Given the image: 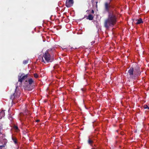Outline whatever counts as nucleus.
Here are the masks:
<instances>
[{
    "instance_id": "20e7f679",
    "label": "nucleus",
    "mask_w": 149,
    "mask_h": 149,
    "mask_svg": "<svg viewBox=\"0 0 149 149\" xmlns=\"http://www.w3.org/2000/svg\"><path fill=\"white\" fill-rule=\"evenodd\" d=\"M24 74H22L21 76H18V81L22 83V81L26 78L28 77V74L24 75Z\"/></svg>"
},
{
    "instance_id": "423d86ee",
    "label": "nucleus",
    "mask_w": 149,
    "mask_h": 149,
    "mask_svg": "<svg viewBox=\"0 0 149 149\" xmlns=\"http://www.w3.org/2000/svg\"><path fill=\"white\" fill-rule=\"evenodd\" d=\"M134 22L136 24H139L143 23V22L142 19L139 18L135 20Z\"/></svg>"
},
{
    "instance_id": "9d476101",
    "label": "nucleus",
    "mask_w": 149,
    "mask_h": 149,
    "mask_svg": "<svg viewBox=\"0 0 149 149\" xmlns=\"http://www.w3.org/2000/svg\"><path fill=\"white\" fill-rule=\"evenodd\" d=\"M28 82H29V84L31 85L33 82V81L32 80V79L31 78V79H29V80H28Z\"/></svg>"
},
{
    "instance_id": "f03ea898",
    "label": "nucleus",
    "mask_w": 149,
    "mask_h": 149,
    "mask_svg": "<svg viewBox=\"0 0 149 149\" xmlns=\"http://www.w3.org/2000/svg\"><path fill=\"white\" fill-rule=\"evenodd\" d=\"M128 72L130 75V78L134 79L136 76L139 75L140 74V72L139 71V68L134 71L133 68H131L128 70Z\"/></svg>"
},
{
    "instance_id": "aec40b11",
    "label": "nucleus",
    "mask_w": 149,
    "mask_h": 149,
    "mask_svg": "<svg viewBox=\"0 0 149 149\" xmlns=\"http://www.w3.org/2000/svg\"><path fill=\"white\" fill-rule=\"evenodd\" d=\"M148 109L149 110V107H148Z\"/></svg>"
},
{
    "instance_id": "6e6552de",
    "label": "nucleus",
    "mask_w": 149,
    "mask_h": 149,
    "mask_svg": "<svg viewBox=\"0 0 149 149\" xmlns=\"http://www.w3.org/2000/svg\"><path fill=\"white\" fill-rule=\"evenodd\" d=\"M5 112L4 111L2 110L0 112V118H1L5 116Z\"/></svg>"
},
{
    "instance_id": "a211bd4d",
    "label": "nucleus",
    "mask_w": 149,
    "mask_h": 149,
    "mask_svg": "<svg viewBox=\"0 0 149 149\" xmlns=\"http://www.w3.org/2000/svg\"><path fill=\"white\" fill-rule=\"evenodd\" d=\"M3 147H4V146L3 145L0 146V149H2Z\"/></svg>"
},
{
    "instance_id": "f8f14e48",
    "label": "nucleus",
    "mask_w": 149,
    "mask_h": 149,
    "mask_svg": "<svg viewBox=\"0 0 149 149\" xmlns=\"http://www.w3.org/2000/svg\"><path fill=\"white\" fill-rule=\"evenodd\" d=\"M16 96L15 93H14L13 95H12L10 97V99L11 100H13L15 97Z\"/></svg>"
},
{
    "instance_id": "f3484780",
    "label": "nucleus",
    "mask_w": 149,
    "mask_h": 149,
    "mask_svg": "<svg viewBox=\"0 0 149 149\" xmlns=\"http://www.w3.org/2000/svg\"><path fill=\"white\" fill-rule=\"evenodd\" d=\"M148 107L147 105H144V108L145 109H147L148 108Z\"/></svg>"
},
{
    "instance_id": "7ed1b4c3",
    "label": "nucleus",
    "mask_w": 149,
    "mask_h": 149,
    "mask_svg": "<svg viewBox=\"0 0 149 149\" xmlns=\"http://www.w3.org/2000/svg\"><path fill=\"white\" fill-rule=\"evenodd\" d=\"M41 61L45 63L52 62L51 60L50 55L48 52H46L43 55Z\"/></svg>"
},
{
    "instance_id": "dca6fc26",
    "label": "nucleus",
    "mask_w": 149,
    "mask_h": 149,
    "mask_svg": "<svg viewBox=\"0 0 149 149\" xmlns=\"http://www.w3.org/2000/svg\"><path fill=\"white\" fill-rule=\"evenodd\" d=\"M28 61L25 60L23 61V63L24 64H26L28 63Z\"/></svg>"
},
{
    "instance_id": "2eb2a0df",
    "label": "nucleus",
    "mask_w": 149,
    "mask_h": 149,
    "mask_svg": "<svg viewBox=\"0 0 149 149\" xmlns=\"http://www.w3.org/2000/svg\"><path fill=\"white\" fill-rule=\"evenodd\" d=\"M14 128L15 129V130L16 131H17L18 130V127L17 126H15L14 127Z\"/></svg>"
},
{
    "instance_id": "39448f33",
    "label": "nucleus",
    "mask_w": 149,
    "mask_h": 149,
    "mask_svg": "<svg viewBox=\"0 0 149 149\" xmlns=\"http://www.w3.org/2000/svg\"><path fill=\"white\" fill-rule=\"evenodd\" d=\"M73 3V0H67L66 1V6L67 7L72 6Z\"/></svg>"
},
{
    "instance_id": "6ab92c4d",
    "label": "nucleus",
    "mask_w": 149,
    "mask_h": 149,
    "mask_svg": "<svg viewBox=\"0 0 149 149\" xmlns=\"http://www.w3.org/2000/svg\"><path fill=\"white\" fill-rule=\"evenodd\" d=\"M94 12V11L93 10H92V13H93Z\"/></svg>"
},
{
    "instance_id": "0eeeda50",
    "label": "nucleus",
    "mask_w": 149,
    "mask_h": 149,
    "mask_svg": "<svg viewBox=\"0 0 149 149\" xmlns=\"http://www.w3.org/2000/svg\"><path fill=\"white\" fill-rule=\"evenodd\" d=\"M110 6H109V4L107 3H105V8L106 10L107 11L109 10V8Z\"/></svg>"
},
{
    "instance_id": "9b49d317",
    "label": "nucleus",
    "mask_w": 149,
    "mask_h": 149,
    "mask_svg": "<svg viewBox=\"0 0 149 149\" xmlns=\"http://www.w3.org/2000/svg\"><path fill=\"white\" fill-rule=\"evenodd\" d=\"M12 139L15 144H16L17 143V140L16 138L12 137Z\"/></svg>"
},
{
    "instance_id": "1a4fd4ad",
    "label": "nucleus",
    "mask_w": 149,
    "mask_h": 149,
    "mask_svg": "<svg viewBox=\"0 0 149 149\" xmlns=\"http://www.w3.org/2000/svg\"><path fill=\"white\" fill-rule=\"evenodd\" d=\"M87 18L90 20H92L93 19V17L92 15H88Z\"/></svg>"
},
{
    "instance_id": "f257e3e1",
    "label": "nucleus",
    "mask_w": 149,
    "mask_h": 149,
    "mask_svg": "<svg viewBox=\"0 0 149 149\" xmlns=\"http://www.w3.org/2000/svg\"><path fill=\"white\" fill-rule=\"evenodd\" d=\"M116 18L115 15L112 13L109 14L108 17L104 22V26L107 29L114 25L116 22Z\"/></svg>"
},
{
    "instance_id": "ddd939ff",
    "label": "nucleus",
    "mask_w": 149,
    "mask_h": 149,
    "mask_svg": "<svg viewBox=\"0 0 149 149\" xmlns=\"http://www.w3.org/2000/svg\"><path fill=\"white\" fill-rule=\"evenodd\" d=\"M88 142V143L91 145L92 143H93V141L91 140H90V139H89Z\"/></svg>"
},
{
    "instance_id": "412c9836",
    "label": "nucleus",
    "mask_w": 149,
    "mask_h": 149,
    "mask_svg": "<svg viewBox=\"0 0 149 149\" xmlns=\"http://www.w3.org/2000/svg\"><path fill=\"white\" fill-rule=\"evenodd\" d=\"M110 1H111V0H110Z\"/></svg>"
},
{
    "instance_id": "4468645a",
    "label": "nucleus",
    "mask_w": 149,
    "mask_h": 149,
    "mask_svg": "<svg viewBox=\"0 0 149 149\" xmlns=\"http://www.w3.org/2000/svg\"><path fill=\"white\" fill-rule=\"evenodd\" d=\"M34 77L35 78H37L38 77V75L37 74H36V73H35L34 74Z\"/></svg>"
}]
</instances>
